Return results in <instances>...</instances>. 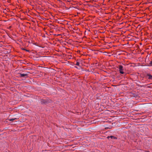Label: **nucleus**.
Masks as SVG:
<instances>
[{"mask_svg": "<svg viewBox=\"0 0 152 152\" xmlns=\"http://www.w3.org/2000/svg\"><path fill=\"white\" fill-rule=\"evenodd\" d=\"M76 65H77V66H79V65H80V63H79V62H77V63H76Z\"/></svg>", "mask_w": 152, "mask_h": 152, "instance_id": "nucleus-8", "label": "nucleus"}, {"mask_svg": "<svg viewBox=\"0 0 152 152\" xmlns=\"http://www.w3.org/2000/svg\"><path fill=\"white\" fill-rule=\"evenodd\" d=\"M25 50L26 51H27V52H29V50H27L26 49Z\"/></svg>", "mask_w": 152, "mask_h": 152, "instance_id": "nucleus-9", "label": "nucleus"}, {"mask_svg": "<svg viewBox=\"0 0 152 152\" xmlns=\"http://www.w3.org/2000/svg\"><path fill=\"white\" fill-rule=\"evenodd\" d=\"M118 69H119V71L120 72V73L121 74H124V72L123 71L124 69L123 66L121 65H119Z\"/></svg>", "mask_w": 152, "mask_h": 152, "instance_id": "nucleus-1", "label": "nucleus"}, {"mask_svg": "<svg viewBox=\"0 0 152 152\" xmlns=\"http://www.w3.org/2000/svg\"><path fill=\"white\" fill-rule=\"evenodd\" d=\"M21 49L23 50H25L26 49H24V48H21Z\"/></svg>", "mask_w": 152, "mask_h": 152, "instance_id": "nucleus-10", "label": "nucleus"}, {"mask_svg": "<svg viewBox=\"0 0 152 152\" xmlns=\"http://www.w3.org/2000/svg\"><path fill=\"white\" fill-rule=\"evenodd\" d=\"M111 138V139H117V137H115L114 136H108L107 137V138L108 139H109L110 138Z\"/></svg>", "mask_w": 152, "mask_h": 152, "instance_id": "nucleus-5", "label": "nucleus"}, {"mask_svg": "<svg viewBox=\"0 0 152 152\" xmlns=\"http://www.w3.org/2000/svg\"><path fill=\"white\" fill-rule=\"evenodd\" d=\"M41 103L42 104H46L49 102V101L47 99H41L40 101Z\"/></svg>", "mask_w": 152, "mask_h": 152, "instance_id": "nucleus-2", "label": "nucleus"}, {"mask_svg": "<svg viewBox=\"0 0 152 152\" xmlns=\"http://www.w3.org/2000/svg\"><path fill=\"white\" fill-rule=\"evenodd\" d=\"M15 119H17V118H12L11 119H9V120L10 121H12L14 120Z\"/></svg>", "mask_w": 152, "mask_h": 152, "instance_id": "nucleus-6", "label": "nucleus"}, {"mask_svg": "<svg viewBox=\"0 0 152 152\" xmlns=\"http://www.w3.org/2000/svg\"><path fill=\"white\" fill-rule=\"evenodd\" d=\"M20 75L19 77H28V74H21L19 73Z\"/></svg>", "mask_w": 152, "mask_h": 152, "instance_id": "nucleus-3", "label": "nucleus"}, {"mask_svg": "<svg viewBox=\"0 0 152 152\" xmlns=\"http://www.w3.org/2000/svg\"><path fill=\"white\" fill-rule=\"evenodd\" d=\"M147 75L148 77V79L150 80H152V75L149 74H147Z\"/></svg>", "mask_w": 152, "mask_h": 152, "instance_id": "nucleus-4", "label": "nucleus"}, {"mask_svg": "<svg viewBox=\"0 0 152 152\" xmlns=\"http://www.w3.org/2000/svg\"><path fill=\"white\" fill-rule=\"evenodd\" d=\"M148 66H152V61L150 62V63L149 64Z\"/></svg>", "mask_w": 152, "mask_h": 152, "instance_id": "nucleus-7", "label": "nucleus"}]
</instances>
